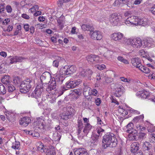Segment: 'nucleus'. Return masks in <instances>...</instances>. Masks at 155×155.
I'll return each mask as SVG.
<instances>
[{
  "label": "nucleus",
  "mask_w": 155,
  "mask_h": 155,
  "mask_svg": "<svg viewBox=\"0 0 155 155\" xmlns=\"http://www.w3.org/2000/svg\"><path fill=\"white\" fill-rule=\"evenodd\" d=\"M102 143V146L104 148L108 147H113L116 146L117 141L114 134L107 133L103 136Z\"/></svg>",
  "instance_id": "nucleus-1"
},
{
  "label": "nucleus",
  "mask_w": 155,
  "mask_h": 155,
  "mask_svg": "<svg viewBox=\"0 0 155 155\" xmlns=\"http://www.w3.org/2000/svg\"><path fill=\"white\" fill-rule=\"evenodd\" d=\"M128 45L135 49L140 48L141 47L144 48L150 46V43L148 40H142L140 38H129L128 40Z\"/></svg>",
  "instance_id": "nucleus-2"
},
{
  "label": "nucleus",
  "mask_w": 155,
  "mask_h": 155,
  "mask_svg": "<svg viewBox=\"0 0 155 155\" xmlns=\"http://www.w3.org/2000/svg\"><path fill=\"white\" fill-rule=\"evenodd\" d=\"M82 82L81 79L72 81L70 80L66 83V87H61L59 91L60 95L63 94L64 92L67 90V88H73L80 84Z\"/></svg>",
  "instance_id": "nucleus-3"
},
{
  "label": "nucleus",
  "mask_w": 155,
  "mask_h": 155,
  "mask_svg": "<svg viewBox=\"0 0 155 155\" xmlns=\"http://www.w3.org/2000/svg\"><path fill=\"white\" fill-rule=\"evenodd\" d=\"M32 81L30 79H27L22 81L20 84V90L21 92L26 93L29 91L31 87Z\"/></svg>",
  "instance_id": "nucleus-4"
},
{
  "label": "nucleus",
  "mask_w": 155,
  "mask_h": 155,
  "mask_svg": "<svg viewBox=\"0 0 155 155\" xmlns=\"http://www.w3.org/2000/svg\"><path fill=\"white\" fill-rule=\"evenodd\" d=\"M43 91V89L42 85L41 84L38 85H37L35 89L32 92L31 96L32 97L37 99L38 102H39V99L41 98Z\"/></svg>",
  "instance_id": "nucleus-5"
},
{
  "label": "nucleus",
  "mask_w": 155,
  "mask_h": 155,
  "mask_svg": "<svg viewBox=\"0 0 155 155\" xmlns=\"http://www.w3.org/2000/svg\"><path fill=\"white\" fill-rule=\"evenodd\" d=\"M74 113H75L74 109L71 107L69 106L67 108V110L62 113L60 115V116L62 119L64 120H67L73 116Z\"/></svg>",
  "instance_id": "nucleus-6"
},
{
  "label": "nucleus",
  "mask_w": 155,
  "mask_h": 155,
  "mask_svg": "<svg viewBox=\"0 0 155 155\" xmlns=\"http://www.w3.org/2000/svg\"><path fill=\"white\" fill-rule=\"evenodd\" d=\"M121 19L122 17L120 15L114 13L110 15L109 21L111 25L114 26L116 25Z\"/></svg>",
  "instance_id": "nucleus-7"
},
{
  "label": "nucleus",
  "mask_w": 155,
  "mask_h": 155,
  "mask_svg": "<svg viewBox=\"0 0 155 155\" xmlns=\"http://www.w3.org/2000/svg\"><path fill=\"white\" fill-rule=\"evenodd\" d=\"M76 67L72 65L70 67L68 66L67 68L64 67L61 69L60 72H61L62 74H64L66 75H70L75 73L76 71Z\"/></svg>",
  "instance_id": "nucleus-8"
},
{
  "label": "nucleus",
  "mask_w": 155,
  "mask_h": 155,
  "mask_svg": "<svg viewBox=\"0 0 155 155\" xmlns=\"http://www.w3.org/2000/svg\"><path fill=\"white\" fill-rule=\"evenodd\" d=\"M115 92L114 95L117 97H120L124 93L125 90L124 87L121 85L116 84L115 85Z\"/></svg>",
  "instance_id": "nucleus-9"
},
{
  "label": "nucleus",
  "mask_w": 155,
  "mask_h": 155,
  "mask_svg": "<svg viewBox=\"0 0 155 155\" xmlns=\"http://www.w3.org/2000/svg\"><path fill=\"white\" fill-rule=\"evenodd\" d=\"M127 3V5L130 8L133 7L134 4V1L133 0H116L114 3L116 5H120L122 4Z\"/></svg>",
  "instance_id": "nucleus-10"
},
{
  "label": "nucleus",
  "mask_w": 155,
  "mask_h": 155,
  "mask_svg": "<svg viewBox=\"0 0 155 155\" xmlns=\"http://www.w3.org/2000/svg\"><path fill=\"white\" fill-rule=\"evenodd\" d=\"M91 38L94 40H100L102 38V36L101 32L97 31H92L90 32Z\"/></svg>",
  "instance_id": "nucleus-11"
},
{
  "label": "nucleus",
  "mask_w": 155,
  "mask_h": 155,
  "mask_svg": "<svg viewBox=\"0 0 155 155\" xmlns=\"http://www.w3.org/2000/svg\"><path fill=\"white\" fill-rule=\"evenodd\" d=\"M51 75L49 72H45L42 74L41 77L40 79L41 82L43 81L46 83L49 81V80H50L51 79Z\"/></svg>",
  "instance_id": "nucleus-12"
},
{
  "label": "nucleus",
  "mask_w": 155,
  "mask_h": 155,
  "mask_svg": "<svg viewBox=\"0 0 155 155\" xmlns=\"http://www.w3.org/2000/svg\"><path fill=\"white\" fill-rule=\"evenodd\" d=\"M31 119L29 117H25L21 118L19 121V123L21 126L26 127L31 122Z\"/></svg>",
  "instance_id": "nucleus-13"
},
{
  "label": "nucleus",
  "mask_w": 155,
  "mask_h": 155,
  "mask_svg": "<svg viewBox=\"0 0 155 155\" xmlns=\"http://www.w3.org/2000/svg\"><path fill=\"white\" fill-rule=\"evenodd\" d=\"M124 35L120 32L113 33L111 35L112 40L115 41H119L123 38Z\"/></svg>",
  "instance_id": "nucleus-14"
},
{
  "label": "nucleus",
  "mask_w": 155,
  "mask_h": 155,
  "mask_svg": "<svg viewBox=\"0 0 155 155\" xmlns=\"http://www.w3.org/2000/svg\"><path fill=\"white\" fill-rule=\"evenodd\" d=\"M75 155H88L86 150L84 148H77L74 152Z\"/></svg>",
  "instance_id": "nucleus-15"
},
{
  "label": "nucleus",
  "mask_w": 155,
  "mask_h": 155,
  "mask_svg": "<svg viewBox=\"0 0 155 155\" xmlns=\"http://www.w3.org/2000/svg\"><path fill=\"white\" fill-rule=\"evenodd\" d=\"M137 25H142L143 26H146L150 24V22L146 18L136 19Z\"/></svg>",
  "instance_id": "nucleus-16"
},
{
  "label": "nucleus",
  "mask_w": 155,
  "mask_h": 155,
  "mask_svg": "<svg viewBox=\"0 0 155 155\" xmlns=\"http://www.w3.org/2000/svg\"><path fill=\"white\" fill-rule=\"evenodd\" d=\"M65 62V60L64 59L58 57L57 59L53 61V65L54 67L57 68L59 65H61Z\"/></svg>",
  "instance_id": "nucleus-17"
},
{
  "label": "nucleus",
  "mask_w": 155,
  "mask_h": 155,
  "mask_svg": "<svg viewBox=\"0 0 155 155\" xmlns=\"http://www.w3.org/2000/svg\"><path fill=\"white\" fill-rule=\"evenodd\" d=\"M128 136L129 139L130 140H137V131L135 130H133L131 131L129 133Z\"/></svg>",
  "instance_id": "nucleus-18"
},
{
  "label": "nucleus",
  "mask_w": 155,
  "mask_h": 155,
  "mask_svg": "<svg viewBox=\"0 0 155 155\" xmlns=\"http://www.w3.org/2000/svg\"><path fill=\"white\" fill-rule=\"evenodd\" d=\"M49 82V85L48 86V89L50 90H53L55 89L56 87L57 83L55 81V78H53L50 79Z\"/></svg>",
  "instance_id": "nucleus-19"
},
{
  "label": "nucleus",
  "mask_w": 155,
  "mask_h": 155,
  "mask_svg": "<svg viewBox=\"0 0 155 155\" xmlns=\"http://www.w3.org/2000/svg\"><path fill=\"white\" fill-rule=\"evenodd\" d=\"M131 62L133 66L138 69L142 65L140 60L138 58H132L131 60Z\"/></svg>",
  "instance_id": "nucleus-20"
},
{
  "label": "nucleus",
  "mask_w": 155,
  "mask_h": 155,
  "mask_svg": "<svg viewBox=\"0 0 155 155\" xmlns=\"http://www.w3.org/2000/svg\"><path fill=\"white\" fill-rule=\"evenodd\" d=\"M36 145L38 151L41 153L45 152L46 150V146H44V144L41 142H39L37 143Z\"/></svg>",
  "instance_id": "nucleus-21"
},
{
  "label": "nucleus",
  "mask_w": 155,
  "mask_h": 155,
  "mask_svg": "<svg viewBox=\"0 0 155 155\" xmlns=\"http://www.w3.org/2000/svg\"><path fill=\"white\" fill-rule=\"evenodd\" d=\"M91 125L89 123H87L85 124V126L83 130L84 134L81 135V138L85 135H87L89 131L91 129Z\"/></svg>",
  "instance_id": "nucleus-22"
},
{
  "label": "nucleus",
  "mask_w": 155,
  "mask_h": 155,
  "mask_svg": "<svg viewBox=\"0 0 155 155\" xmlns=\"http://www.w3.org/2000/svg\"><path fill=\"white\" fill-rule=\"evenodd\" d=\"M45 152H46V155H55L54 147L53 146H50L48 148L46 149Z\"/></svg>",
  "instance_id": "nucleus-23"
},
{
  "label": "nucleus",
  "mask_w": 155,
  "mask_h": 155,
  "mask_svg": "<svg viewBox=\"0 0 155 155\" xmlns=\"http://www.w3.org/2000/svg\"><path fill=\"white\" fill-rule=\"evenodd\" d=\"M78 131L77 132L78 137H81V135L80 134L81 131L83 127V124L81 120L79 119L78 120Z\"/></svg>",
  "instance_id": "nucleus-24"
},
{
  "label": "nucleus",
  "mask_w": 155,
  "mask_h": 155,
  "mask_svg": "<svg viewBox=\"0 0 155 155\" xmlns=\"http://www.w3.org/2000/svg\"><path fill=\"white\" fill-rule=\"evenodd\" d=\"M59 28L62 29L64 27L65 23V18L64 16H61L57 20Z\"/></svg>",
  "instance_id": "nucleus-25"
},
{
  "label": "nucleus",
  "mask_w": 155,
  "mask_h": 155,
  "mask_svg": "<svg viewBox=\"0 0 155 155\" xmlns=\"http://www.w3.org/2000/svg\"><path fill=\"white\" fill-rule=\"evenodd\" d=\"M9 76L5 75L2 78L1 80L2 82L5 85H8L10 84Z\"/></svg>",
  "instance_id": "nucleus-26"
},
{
  "label": "nucleus",
  "mask_w": 155,
  "mask_h": 155,
  "mask_svg": "<svg viewBox=\"0 0 155 155\" xmlns=\"http://www.w3.org/2000/svg\"><path fill=\"white\" fill-rule=\"evenodd\" d=\"M139 144L137 142H134L131 145L130 151L132 153L136 152L139 149Z\"/></svg>",
  "instance_id": "nucleus-27"
},
{
  "label": "nucleus",
  "mask_w": 155,
  "mask_h": 155,
  "mask_svg": "<svg viewBox=\"0 0 155 155\" xmlns=\"http://www.w3.org/2000/svg\"><path fill=\"white\" fill-rule=\"evenodd\" d=\"M81 27L83 30L89 31L90 32L94 30V28L92 26L89 25H82L81 26Z\"/></svg>",
  "instance_id": "nucleus-28"
},
{
  "label": "nucleus",
  "mask_w": 155,
  "mask_h": 155,
  "mask_svg": "<svg viewBox=\"0 0 155 155\" xmlns=\"http://www.w3.org/2000/svg\"><path fill=\"white\" fill-rule=\"evenodd\" d=\"M56 130H58L59 132H63L66 133L68 131L67 127H61L59 125H58L57 127H55Z\"/></svg>",
  "instance_id": "nucleus-29"
},
{
  "label": "nucleus",
  "mask_w": 155,
  "mask_h": 155,
  "mask_svg": "<svg viewBox=\"0 0 155 155\" xmlns=\"http://www.w3.org/2000/svg\"><path fill=\"white\" fill-rule=\"evenodd\" d=\"M64 79L63 76H61L59 74H57L56 76L55 81L57 84H61L62 83Z\"/></svg>",
  "instance_id": "nucleus-30"
},
{
  "label": "nucleus",
  "mask_w": 155,
  "mask_h": 155,
  "mask_svg": "<svg viewBox=\"0 0 155 155\" xmlns=\"http://www.w3.org/2000/svg\"><path fill=\"white\" fill-rule=\"evenodd\" d=\"M7 63L9 64L16 63V56L9 57L7 60Z\"/></svg>",
  "instance_id": "nucleus-31"
},
{
  "label": "nucleus",
  "mask_w": 155,
  "mask_h": 155,
  "mask_svg": "<svg viewBox=\"0 0 155 155\" xmlns=\"http://www.w3.org/2000/svg\"><path fill=\"white\" fill-rule=\"evenodd\" d=\"M91 88L88 86L85 87L83 90V94L85 97L88 96L90 95V93L91 92Z\"/></svg>",
  "instance_id": "nucleus-32"
},
{
  "label": "nucleus",
  "mask_w": 155,
  "mask_h": 155,
  "mask_svg": "<svg viewBox=\"0 0 155 155\" xmlns=\"http://www.w3.org/2000/svg\"><path fill=\"white\" fill-rule=\"evenodd\" d=\"M135 18H134V16H130L128 17L127 19L126 20H128V21H130L129 23H132L134 24V25H137V21L136 19L137 17H135Z\"/></svg>",
  "instance_id": "nucleus-33"
},
{
  "label": "nucleus",
  "mask_w": 155,
  "mask_h": 155,
  "mask_svg": "<svg viewBox=\"0 0 155 155\" xmlns=\"http://www.w3.org/2000/svg\"><path fill=\"white\" fill-rule=\"evenodd\" d=\"M12 148L16 150H20V148H21L20 142L18 141H15V143H13Z\"/></svg>",
  "instance_id": "nucleus-34"
},
{
  "label": "nucleus",
  "mask_w": 155,
  "mask_h": 155,
  "mask_svg": "<svg viewBox=\"0 0 155 155\" xmlns=\"http://www.w3.org/2000/svg\"><path fill=\"white\" fill-rule=\"evenodd\" d=\"M139 69L143 72H144L146 74L149 73L150 71V69L148 68L143 66L142 65L140 66V68H139Z\"/></svg>",
  "instance_id": "nucleus-35"
},
{
  "label": "nucleus",
  "mask_w": 155,
  "mask_h": 155,
  "mask_svg": "<svg viewBox=\"0 0 155 155\" xmlns=\"http://www.w3.org/2000/svg\"><path fill=\"white\" fill-rule=\"evenodd\" d=\"M144 118V116L143 115L137 116L135 117L133 120L134 123H137L142 121Z\"/></svg>",
  "instance_id": "nucleus-36"
},
{
  "label": "nucleus",
  "mask_w": 155,
  "mask_h": 155,
  "mask_svg": "<svg viewBox=\"0 0 155 155\" xmlns=\"http://www.w3.org/2000/svg\"><path fill=\"white\" fill-rule=\"evenodd\" d=\"M133 127V124L132 123H129L126 127V128L127 129L126 130V132L128 133H130L133 130H134Z\"/></svg>",
  "instance_id": "nucleus-37"
},
{
  "label": "nucleus",
  "mask_w": 155,
  "mask_h": 155,
  "mask_svg": "<svg viewBox=\"0 0 155 155\" xmlns=\"http://www.w3.org/2000/svg\"><path fill=\"white\" fill-rule=\"evenodd\" d=\"M143 147L144 150H149L151 148L150 143L147 142H145L144 143Z\"/></svg>",
  "instance_id": "nucleus-38"
},
{
  "label": "nucleus",
  "mask_w": 155,
  "mask_h": 155,
  "mask_svg": "<svg viewBox=\"0 0 155 155\" xmlns=\"http://www.w3.org/2000/svg\"><path fill=\"white\" fill-rule=\"evenodd\" d=\"M53 139L54 141H59L61 138V136L58 133H54L53 135Z\"/></svg>",
  "instance_id": "nucleus-39"
},
{
  "label": "nucleus",
  "mask_w": 155,
  "mask_h": 155,
  "mask_svg": "<svg viewBox=\"0 0 155 155\" xmlns=\"http://www.w3.org/2000/svg\"><path fill=\"white\" fill-rule=\"evenodd\" d=\"M79 75L82 77H85V76H87L86 73V70L85 69L82 68H80L79 71Z\"/></svg>",
  "instance_id": "nucleus-40"
},
{
  "label": "nucleus",
  "mask_w": 155,
  "mask_h": 155,
  "mask_svg": "<svg viewBox=\"0 0 155 155\" xmlns=\"http://www.w3.org/2000/svg\"><path fill=\"white\" fill-rule=\"evenodd\" d=\"M93 57L94 58L93 59V61H92V64H95L101 62V60H100V58L98 56L94 55Z\"/></svg>",
  "instance_id": "nucleus-41"
},
{
  "label": "nucleus",
  "mask_w": 155,
  "mask_h": 155,
  "mask_svg": "<svg viewBox=\"0 0 155 155\" xmlns=\"http://www.w3.org/2000/svg\"><path fill=\"white\" fill-rule=\"evenodd\" d=\"M6 92V90L4 86L0 83V94H4Z\"/></svg>",
  "instance_id": "nucleus-42"
},
{
  "label": "nucleus",
  "mask_w": 155,
  "mask_h": 155,
  "mask_svg": "<svg viewBox=\"0 0 155 155\" xmlns=\"http://www.w3.org/2000/svg\"><path fill=\"white\" fill-rule=\"evenodd\" d=\"M113 54V52L109 50H107L104 54V56L107 58H109L111 57Z\"/></svg>",
  "instance_id": "nucleus-43"
},
{
  "label": "nucleus",
  "mask_w": 155,
  "mask_h": 155,
  "mask_svg": "<svg viewBox=\"0 0 155 155\" xmlns=\"http://www.w3.org/2000/svg\"><path fill=\"white\" fill-rule=\"evenodd\" d=\"M117 59L119 61L125 64H129L128 61L121 56H119L117 57Z\"/></svg>",
  "instance_id": "nucleus-44"
},
{
  "label": "nucleus",
  "mask_w": 155,
  "mask_h": 155,
  "mask_svg": "<svg viewBox=\"0 0 155 155\" xmlns=\"http://www.w3.org/2000/svg\"><path fill=\"white\" fill-rule=\"evenodd\" d=\"M37 124L39 125H42V126L45 125V120L43 118H39L36 121Z\"/></svg>",
  "instance_id": "nucleus-45"
},
{
  "label": "nucleus",
  "mask_w": 155,
  "mask_h": 155,
  "mask_svg": "<svg viewBox=\"0 0 155 155\" xmlns=\"http://www.w3.org/2000/svg\"><path fill=\"white\" fill-rule=\"evenodd\" d=\"M94 54H91L87 56L86 57V59L88 62L91 64H92V61H93V59L94 58L93 57Z\"/></svg>",
  "instance_id": "nucleus-46"
},
{
  "label": "nucleus",
  "mask_w": 155,
  "mask_h": 155,
  "mask_svg": "<svg viewBox=\"0 0 155 155\" xmlns=\"http://www.w3.org/2000/svg\"><path fill=\"white\" fill-rule=\"evenodd\" d=\"M96 130L98 134V136H100V137L102 136L103 133L104 131V130L103 129L100 127H97Z\"/></svg>",
  "instance_id": "nucleus-47"
},
{
  "label": "nucleus",
  "mask_w": 155,
  "mask_h": 155,
  "mask_svg": "<svg viewBox=\"0 0 155 155\" xmlns=\"http://www.w3.org/2000/svg\"><path fill=\"white\" fill-rule=\"evenodd\" d=\"M7 86L8 87V91L9 92H12L15 90V86L10 84Z\"/></svg>",
  "instance_id": "nucleus-48"
},
{
  "label": "nucleus",
  "mask_w": 155,
  "mask_h": 155,
  "mask_svg": "<svg viewBox=\"0 0 155 155\" xmlns=\"http://www.w3.org/2000/svg\"><path fill=\"white\" fill-rule=\"evenodd\" d=\"M20 79L18 77H15L13 78V83L15 85H17L19 84L20 82Z\"/></svg>",
  "instance_id": "nucleus-49"
},
{
  "label": "nucleus",
  "mask_w": 155,
  "mask_h": 155,
  "mask_svg": "<svg viewBox=\"0 0 155 155\" xmlns=\"http://www.w3.org/2000/svg\"><path fill=\"white\" fill-rule=\"evenodd\" d=\"M39 7L37 5H35L29 9V11L32 13L37 11Z\"/></svg>",
  "instance_id": "nucleus-50"
},
{
  "label": "nucleus",
  "mask_w": 155,
  "mask_h": 155,
  "mask_svg": "<svg viewBox=\"0 0 155 155\" xmlns=\"http://www.w3.org/2000/svg\"><path fill=\"white\" fill-rule=\"evenodd\" d=\"M48 98H49L48 101L50 103H53L55 102L56 98L55 97L53 96L52 97H51V95H48Z\"/></svg>",
  "instance_id": "nucleus-51"
},
{
  "label": "nucleus",
  "mask_w": 155,
  "mask_h": 155,
  "mask_svg": "<svg viewBox=\"0 0 155 155\" xmlns=\"http://www.w3.org/2000/svg\"><path fill=\"white\" fill-rule=\"evenodd\" d=\"M146 134L144 133L140 132L137 134V140L143 139L145 137Z\"/></svg>",
  "instance_id": "nucleus-52"
},
{
  "label": "nucleus",
  "mask_w": 155,
  "mask_h": 155,
  "mask_svg": "<svg viewBox=\"0 0 155 155\" xmlns=\"http://www.w3.org/2000/svg\"><path fill=\"white\" fill-rule=\"evenodd\" d=\"M29 0H25V1H22L21 2V5L24 6L26 5L30 6L31 5V4L28 3V2Z\"/></svg>",
  "instance_id": "nucleus-53"
},
{
  "label": "nucleus",
  "mask_w": 155,
  "mask_h": 155,
  "mask_svg": "<svg viewBox=\"0 0 155 155\" xmlns=\"http://www.w3.org/2000/svg\"><path fill=\"white\" fill-rule=\"evenodd\" d=\"M139 54L143 58H147V56L146 54V52L143 50H141L139 51Z\"/></svg>",
  "instance_id": "nucleus-54"
},
{
  "label": "nucleus",
  "mask_w": 155,
  "mask_h": 155,
  "mask_svg": "<svg viewBox=\"0 0 155 155\" xmlns=\"http://www.w3.org/2000/svg\"><path fill=\"white\" fill-rule=\"evenodd\" d=\"M143 91L142 97L145 99L147 98L149 95V92L144 90H143Z\"/></svg>",
  "instance_id": "nucleus-55"
},
{
  "label": "nucleus",
  "mask_w": 155,
  "mask_h": 155,
  "mask_svg": "<svg viewBox=\"0 0 155 155\" xmlns=\"http://www.w3.org/2000/svg\"><path fill=\"white\" fill-rule=\"evenodd\" d=\"M155 134H151L149 139L151 143H154L155 141Z\"/></svg>",
  "instance_id": "nucleus-56"
},
{
  "label": "nucleus",
  "mask_w": 155,
  "mask_h": 155,
  "mask_svg": "<svg viewBox=\"0 0 155 155\" xmlns=\"http://www.w3.org/2000/svg\"><path fill=\"white\" fill-rule=\"evenodd\" d=\"M25 59V58H22L19 56H16V63L17 62H21Z\"/></svg>",
  "instance_id": "nucleus-57"
},
{
  "label": "nucleus",
  "mask_w": 155,
  "mask_h": 155,
  "mask_svg": "<svg viewBox=\"0 0 155 155\" xmlns=\"http://www.w3.org/2000/svg\"><path fill=\"white\" fill-rule=\"evenodd\" d=\"M149 10L153 15H155V4H153L151 7L149 8Z\"/></svg>",
  "instance_id": "nucleus-58"
},
{
  "label": "nucleus",
  "mask_w": 155,
  "mask_h": 155,
  "mask_svg": "<svg viewBox=\"0 0 155 155\" xmlns=\"http://www.w3.org/2000/svg\"><path fill=\"white\" fill-rule=\"evenodd\" d=\"M95 67L96 68H97L98 69L101 70L104 69L105 68L106 66L104 64H101V65H95Z\"/></svg>",
  "instance_id": "nucleus-59"
},
{
  "label": "nucleus",
  "mask_w": 155,
  "mask_h": 155,
  "mask_svg": "<svg viewBox=\"0 0 155 155\" xmlns=\"http://www.w3.org/2000/svg\"><path fill=\"white\" fill-rule=\"evenodd\" d=\"M6 9L7 12L8 13H11L12 10L11 6L9 5H8L6 6Z\"/></svg>",
  "instance_id": "nucleus-60"
},
{
  "label": "nucleus",
  "mask_w": 155,
  "mask_h": 155,
  "mask_svg": "<svg viewBox=\"0 0 155 155\" xmlns=\"http://www.w3.org/2000/svg\"><path fill=\"white\" fill-rule=\"evenodd\" d=\"M86 73L87 77H90L93 73V72L91 70L89 69L86 70Z\"/></svg>",
  "instance_id": "nucleus-61"
},
{
  "label": "nucleus",
  "mask_w": 155,
  "mask_h": 155,
  "mask_svg": "<svg viewBox=\"0 0 155 155\" xmlns=\"http://www.w3.org/2000/svg\"><path fill=\"white\" fill-rule=\"evenodd\" d=\"M136 127L138 130H140V131H143L146 129L145 127L141 126L140 125H137L136 126Z\"/></svg>",
  "instance_id": "nucleus-62"
},
{
  "label": "nucleus",
  "mask_w": 155,
  "mask_h": 155,
  "mask_svg": "<svg viewBox=\"0 0 155 155\" xmlns=\"http://www.w3.org/2000/svg\"><path fill=\"white\" fill-rule=\"evenodd\" d=\"M97 91L96 89L91 90V92L90 93V95H93L96 96L97 95Z\"/></svg>",
  "instance_id": "nucleus-63"
},
{
  "label": "nucleus",
  "mask_w": 155,
  "mask_h": 155,
  "mask_svg": "<svg viewBox=\"0 0 155 155\" xmlns=\"http://www.w3.org/2000/svg\"><path fill=\"white\" fill-rule=\"evenodd\" d=\"M5 3L2 4L0 5V13L3 12L5 10Z\"/></svg>",
  "instance_id": "nucleus-64"
}]
</instances>
